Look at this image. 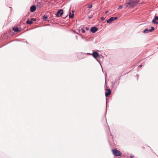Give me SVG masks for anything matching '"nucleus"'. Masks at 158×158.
Returning a JSON list of instances; mask_svg holds the SVG:
<instances>
[{
  "label": "nucleus",
  "mask_w": 158,
  "mask_h": 158,
  "mask_svg": "<svg viewBox=\"0 0 158 158\" xmlns=\"http://www.w3.org/2000/svg\"><path fill=\"white\" fill-rule=\"evenodd\" d=\"M112 152L113 154L116 156H119L122 155V152L117 149H113L112 150Z\"/></svg>",
  "instance_id": "f257e3e1"
},
{
  "label": "nucleus",
  "mask_w": 158,
  "mask_h": 158,
  "mask_svg": "<svg viewBox=\"0 0 158 158\" xmlns=\"http://www.w3.org/2000/svg\"><path fill=\"white\" fill-rule=\"evenodd\" d=\"M131 2V7H133L135 6L137 4H138L139 2V0H130Z\"/></svg>",
  "instance_id": "f03ea898"
},
{
  "label": "nucleus",
  "mask_w": 158,
  "mask_h": 158,
  "mask_svg": "<svg viewBox=\"0 0 158 158\" xmlns=\"http://www.w3.org/2000/svg\"><path fill=\"white\" fill-rule=\"evenodd\" d=\"M85 53L82 52H79L77 54V57L79 59H82L85 57L84 56Z\"/></svg>",
  "instance_id": "7ed1b4c3"
},
{
  "label": "nucleus",
  "mask_w": 158,
  "mask_h": 158,
  "mask_svg": "<svg viewBox=\"0 0 158 158\" xmlns=\"http://www.w3.org/2000/svg\"><path fill=\"white\" fill-rule=\"evenodd\" d=\"M64 11L62 9L59 10L56 14V17H59L60 16H61L63 14Z\"/></svg>",
  "instance_id": "20e7f679"
},
{
  "label": "nucleus",
  "mask_w": 158,
  "mask_h": 158,
  "mask_svg": "<svg viewBox=\"0 0 158 158\" xmlns=\"http://www.w3.org/2000/svg\"><path fill=\"white\" fill-rule=\"evenodd\" d=\"M44 5V3H42V1L38 2H37V4L36 5V7L37 8H40L42 7L43 5Z\"/></svg>",
  "instance_id": "39448f33"
},
{
  "label": "nucleus",
  "mask_w": 158,
  "mask_h": 158,
  "mask_svg": "<svg viewBox=\"0 0 158 158\" xmlns=\"http://www.w3.org/2000/svg\"><path fill=\"white\" fill-rule=\"evenodd\" d=\"M98 30V28L95 26L92 27L90 29V31L93 33H95Z\"/></svg>",
  "instance_id": "423d86ee"
},
{
  "label": "nucleus",
  "mask_w": 158,
  "mask_h": 158,
  "mask_svg": "<svg viewBox=\"0 0 158 158\" xmlns=\"http://www.w3.org/2000/svg\"><path fill=\"white\" fill-rule=\"evenodd\" d=\"M156 20H158V16L155 15L153 19L152 20V23L155 24H158V22L156 21Z\"/></svg>",
  "instance_id": "0eeeda50"
},
{
  "label": "nucleus",
  "mask_w": 158,
  "mask_h": 158,
  "mask_svg": "<svg viewBox=\"0 0 158 158\" xmlns=\"http://www.w3.org/2000/svg\"><path fill=\"white\" fill-rule=\"evenodd\" d=\"M92 56L93 57L96 59L98 57H99V55L98 53L97 52H93L92 54Z\"/></svg>",
  "instance_id": "6e6552de"
},
{
  "label": "nucleus",
  "mask_w": 158,
  "mask_h": 158,
  "mask_svg": "<svg viewBox=\"0 0 158 158\" xmlns=\"http://www.w3.org/2000/svg\"><path fill=\"white\" fill-rule=\"evenodd\" d=\"M106 90L107 91V92L105 93V96L107 97L111 94V91L110 89H106Z\"/></svg>",
  "instance_id": "1a4fd4ad"
},
{
  "label": "nucleus",
  "mask_w": 158,
  "mask_h": 158,
  "mask_svg": "<svg viewBox=\"0 0 158 158\" xmlns=\"http://www.w3.org/2000/svg\"><path fill=\"white\" fill-rule=\"evenodd\" d=\"M36 6L35 5H32L30 8V11L31 12H34L36 9Z\"/></svg>",
  "instance_id": "9d476101"
},
{
  "label": "nucleus",
  "mask_w": 158,
  "mask_h": 158,
  "mask_svg": "<svg viewBox=\"0 0 158 158\" xmlns=\"http://www.w3.org/2000/svg\"><path fill=\"white\" fill-rule=\"evenodd\" d=\"M12 29L15 32H18L20 31V30L19 29V28L18 27L15 26L14 27L12 28Z\"/></svg>",
  "instance_id": "9b49d317"
},
{
  "label": "nucleus",
  "mask_w": 158,
  "mask_h": 158,
  "mask_svg": "<svg viewBox=\"0 0 158 158\" xmlns=\"http://www.w3.org/2000/svg\"><path fill=\"white\" fill-rule=\"evenodd\" d=\"M114 17H110L109 19L107 20L106 22L107 23H110L112 22L114 20Z\"/></svg>",
  "instance_id": "f8f14e48"
},
{
  "label": "nucleus",
  "mask_w": 158,
  "mask_h": 158,
  "mask_svg": "<svg viewBox=\"0 0 158 158\" xmlns=\"http://www.w3.org/2000/svg\"><path fill=\"white\" fill-rule=\"evenodd\" d=\"M131 2L130 0H129L128 2H127L126 4V7H128V5H130V7H131Z\"/></svg>",
  "instance_id": "ddd939ff"
},
{
  "label": "nucleus",
  "mask_w": 158,
  "mask_h": 158,
  "mask_svg": "<svg viewBox=\"0 0 158 158\" xmlns=\"http://www.w3.org/2000/svg\"><path fill=\"white\" fill-rule=\"evenodd\" d=\"M26 23L27 24L31 25L33 23V22L31 20H30L29 19H28L26 21Z\"/></svg>",
  "instance_id": "4468645a"
},
{
  "label": "nucleus",
  "mask_w": 158,
  "mask_h": 158,
  "mask_svg": "<svg viewBox=\"0 0 158 158\" xmlns=\"http://www.w3.org/2000/svg\"><path fill=\"white\" fill-rule=\"evenodd\" d=\"M74 14H71V12L69 13V17L70 18H73L74 17Z\"/></svg>",
  "instance_id": "2eb2a0df"
},
{
  "label": "nucleus",
  "mask_w": 158,
  "mask_h": 158,
  "mask_svg": "<svg viewBox=\"0 0 158 158\" xmlns=\"http://www.w3.org/2000/svg\"><path fill=\"white\" fill-rule=\"evenodd\" d=\"M43 19L44 20H46L48 18V15H44L42 16Z\"/></svg>",
  "instance_id": "dca6fc26"
},
{
  "label": "nucleus",
  "mask_w": 158,
  "mask_h": 158,
  "mask_svg": "<svg viewBox=\"0 0 158 158\" xmlns=\"http://www.w3.org/2000/svg\"><path fill=\"white\" fill-rule=\"evenodd\" d=\"M149 31V30L148 28H146L143 31L144 33H148Z\"/></svg>",
  "instance_id": "f3484780"
},
{
  "label": "nucleus",
  "mask_w": 158,
  "mask_h": 158,
  "mask_svg": "<svg viewBox=\"0 0 158 158\" xmlns=\"http://www.w3.org/2000/svg\"><path fill=\"white\" fill-rule=\"evenodd\" d=\"M155 29V28L153 27H151V29L149 30V31L150 32H151L154 31Z\"/></svg>",
  "instance_id": "a211bd4d"
},
{
  "label": "nucleus",
  "mask_w": 158,
  "mask_h": 158,
  "mask_svg": "<svg viewBox=\"0 0 158 158\" xmlns=\"http://www.w3.org/2000/svg\"><path fill=\"white\" fill-rule=\"evenodd\" d=\"M88 7L89 8H92L93 6L92 4H88Z\"/></svg>",
  "instance_id": "6ab92c4d"
},
{
  "label": "nucleus",
  "mask_w": 158,
  "mask_h": 158,
  "mask_svg": "<svg viewBox=\"0 0 158 158\" xmlns=\"http://www.w3.org/2000/svg\"><path fill=\"white\" fill-rule=\"evenodd\" d=\"M107 98H106V111H107Z\"/></svg>",
  "instance_id": "aec40b11"
},
{
  "label": "nucleus",
  "mask_w": 158,
  "mask_h": 158,
  "mask_svg": "<svg viewBox=\"0 0 158 158\" xmlns=\"http://www.w3.org/2000/svg\"><path fill=\"white\" fill-rule=\"evenodd\" d=\"M31 20L32 22L33 21H35L36 20V19L35 18H32Z\"/></svg>",
  "instance_id": "412c9836"
},
{
  "label": "nucleus",
  "mask_w": 158,
  "mask_h": 158,
  "mask_svg": "<svg viewBox=\"0 0 158 158\" xmlns=\"http://www.w3.org/2000/svg\"><path fill=\"white\" fill-rule=\"evenodd\" d=\"M81 30L82 31V33H85V30L83 28H82L81 29Z\"/></svg>",
  "instance_id": "4be33fe9"
},
{
  "label": "nucleus",
  "mask_w": 158,
  "mask_h": 158,
  "mask_svg": "<svg viewBox=\"0 0 158 158\" xmlns=\"http://www.w3.org/2000/svg\"><path fill=\"white\" fill-rule=\"evenodd\" d=\"M105 17H102L101 18V20L102 21H104L105 20Z\"/></svg>",
  "instance_id": "5701e85b"
},
{
  "label": "nucleus",
  "mask_w": 158,
  "mask_h": 158,
  "mask_svg": "<svg viewBox=\"0 0 158 158\" xmlns=\"http://www.w3.org/2000/svg\"><path fill=\"white\" fill-rule=\"evenodd\" d=\"M85 55H92V53H85Z\"/></svg>",
  "instance_id": "b1692460"
},
{
  "label": "nucleus",
  "mask_w": 158,
  "mask_h": 158,
  "mask_svg": "<svg viewBox=\"0 0 158 158\" xmlns=\"http://www.w3.org/2000/svg\"><path fill=\"white\" fill-rule=\"evenodd\" d=\"M93 16V15H91L90 16L88 17V18L89 19H91V18H92Z\"/></svg>",
  "instance_id": "393cba45"
},
{
  "label": "nucleus",
  "mask_w": 158,
  "mask_h": 158,
  "mask_svg": "<svg viewBox=\"0 0 158 158\" xmlns=\"http://www.w3.org/2000/svg\"><path fill=\"white\" fill-rule=\"evenodd\" d=\"M113 19H114V20H116L118 19V17H114Z\"/></svg>",
  "instance_id": "a878e982"
},
{
  "label": "nucleus",
  "mask_w": 158,
  "mask_h": 158,
  "mask_svg": "<svg viewBox=\"0 0 158 158\" xmlns=\"http://www.w3.org/2000/svg\"><path fill=\"white\" fill-rule=\"evenodd\" d=\"M134 156L133 155H131L130 156V157L131 158H133L134 157Z\"/></svg>",
  "instance_id": "bb28decb"
},
{
  "label": "nucleus",
  "mask_w": 158,
  "mask_h": 158,
  "mask_svg": "<svg viewBox=\"0 0 158 158\" xmlns=\"http://www.w3.org/2000/svg\"><path fill=\"white\" fill-rule=\"evenodd\" d=\"M89 28H88V27H85V30L87 31H88L89 30Z\"/></svg>",
  "instance_id": "cd10ccee"
},
{
  "label": "nucleus",
  "mask_w": 158,
  "mask_h": 158,
  "mask_svg": "<svg viewBox=\"0 0 158 158\" xmlns=\"http://www.w3.org/2000/svg\"><path fill=\"white\" fill-rule=\"evenodd\" d=\"M122 6H119V7L118 8V9H122Z\"/></svg>",
  "instance_id": "c85d7f7f"
},
{
  "label": "nucleus",
  "mask_w": 158,
  "mask_h": 158,
  "mask_svg": "<svg viewBox=\"0 0 158 158\" xmlns=\"http://www.w3.org/2000/svg\"><path fill=\"white\" fill-rule=\"evenodd\" d=\"M108 10H106L105 12L106 14H107L108 13Z\"/></svg>",
  "instance_id": "c756f323"
},
{
  "label": "nucleus",
  "mask_w": 158,
  "mask_h": 158,
  "mask_svg": "<svg viewBox=\"0 0 158 158\" xmlns=\"http://www.w3.org/2000/svg\"><path fill=\"white\" fill-rule=\"evenodd\" d=\"M142 64H140L139 65V67L140 68H141V67L142 66Z\"/></svg>",
  "instance_id": "7c9ffc66"
},
{
  "label": "nucleus",
  "mask_w": 158,
  "mask_h": 158,
  "mask_svg": "<svg viewBox=\"0 0 158 158\" xmlns=\"http://www.w3.org/2000/svg\"><path fill=\"white\" fill-rule=\"evenodd\" d=\"M105 81H105V83H106V76L105 77Z\"/></svg>",
  "instance_id": "2f4dec72"
},
{
  "label": "nucleus",
  "mask_w": 158,
  "mask_h": 158,
  "mask_svg": "<svg viewBox=\"0 0 158 158\" xmlns=\"http://www.w3.org/2000/svg\"><path fill=\"white\" fill-rule=\"evenodd\" d=\"M76 38L77 40V35H76Z\"/></svg>",
  "instance_id": "473e14b6"
},
{
  "label": "nucleus",
  "mask_w": 158,
  "mask_h": 158,
  "mask_svg": "<svg viewBox=\"0 0 158 158\" xmlns=\"http://www.w3.org/2000/svg\"><path fill=\"white\" fill-rule=\"evenodd\" d=\"M38 0H35V2H36Z\"/></svg>",
  "instance_id": "72a5a7b5"
},
{
  "label": "nucleus",
  "mask_w": 158,
  "mask_h": 158,
  "mask_svg": "<svg viewBox=\"0 0 158 158\" xmlns=\"http://www.w3.org/2000/svg\"><path fill=\"white\" fill-rule=\"evenodd\" d=\"M74 11H74V10H73L72 11V13H73V12H74Z\"/></svg>",
  "instance_id": "f704fd0d"
},
{
  "label": "nucleus",
  "mask_w": 158,
  "mask_h": 158,
  "mask_svg": "<svg viewBox=\"0 0 158 158\" xmlns=\"http://www.w3.org/2000/svg\"><path fill=\"white\" fill-rule=\"evenodd\" d=\"M136 76L137 77H138V74H137Z\"/></svg>",
  "instance_id": "c9c22d12"
},
{
  "label": "nucleus",
  "mask_w": 158,
  "mask_h": 158,
  "mask_svg": "<svg viewBox=\"0 0 158 158\" xmlns=\"http://www.w3.org/2000/svg\"><path fill=\"white\" fill-rule=\"evenodd\" d=\"M110 135L111 136H112V135H111V133H110Z\"/></svg>",
  "instance_id": "e433bc0d"
}]
</instances>
